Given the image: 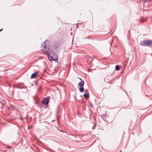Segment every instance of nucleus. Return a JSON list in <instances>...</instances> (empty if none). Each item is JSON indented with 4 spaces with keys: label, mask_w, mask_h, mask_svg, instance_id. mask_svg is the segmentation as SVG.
Wrapping results in <instances>:
<instances>
[{
    "label": "nucleus",
    "mask_w": 152,
    "mask_h": 152,
    "mask_svg": "<svg viewBox=\"0 0 152 152\" xmlns=\"http://www.w3.org/2000/svg\"><path fill=\"white\" fill-rule=\"evenodd\" d=\"M42 48H44L43 52L45 53H48L50 49V44L48 41L46 40L42 45Z\"/></svg>",
    "instance_id": "f257e3e1"
},
{
    "label": "nucleus",
    "mask_w": 152,
    "mask_h": 152,
    "mask_svg": "<svg viewBox=\"0 0 152 152\" xmlns=\"http://www.w3.org/2000/svg\"><path fill=\"white\" fill-rule=\"evenodd\" d=\"M48 57L50 61H57L58 59L57 55L53 51L50 52L48 55Z\"/></svg>",
    "instance_id": "f03ea898"
},
{
    "label": "nucleus",
    "mask_w": 152,
    "mask_h": 152,
    "mask_svg": "<svg viewBox=\"0 0 152 152\" xmlns=\"http://www.w3.org/2000/svg\"><path fill=\"white\" fill-rule=\"evenodd\" d=\"M152 44V41L150 40H146L143 41L141 43L142 46H149Z\"/></svg>",
    "instance_id": "7ed1b4c3"
},
{
    "label": "nucleus",
    "mask_w": 152,
    "mask_h": 152,
    "mask_svg": "<svg viewBox=\"0 0 152 152\" xmlns=\"http://www.w3.org/2000/svg\"><path fill=\"white\" fill-rule=\"evenodd\" d=\"M49 96L45 98L42 101V103L45 105L48 104L49 101Z\"/></svg>",
    "instance_id": "20e7f679"
},
{
    "label": "nucleus",
    "mask_w": 152,
    "mask_h": 152,
    "mask_svg": "<svg viewBox=\"0 0 152 152\" xmlns=\"http://www.w3.org/2000/svg\"><path fill=\"white\" fill-rule=\"evenodd\" d=\"M37 76V73L35 72L32 74L31 77L33 78H35Z\"/></svg>",
    "instance_id": "39448f33"
},
{
    "label": "nucleus",
    "mask_w": 152,
    "mask_h": 152,
    "mask_svg": "<svg viewBox=\"0 0 152 152\" xmlns=\"http://www.w3.org/2000/svg\"><path fill=\"white\" fill-rule=\"evenodd\" d=\"M84 82L83 81H81L78 84V86L80 87H82L84 85Z\"/></svg>",
    "instance_id": "423d86ee"
},
{
    "label": "nucleus",
    "mask_w": 152,
    "mask_h": 152,
    "mask_svg": "<svg viewBox=\"0 0 152 152\" xmlns=\"http://www.w3.org/2000/svg\"><path fill=\"white\" fill-rule=\"evenodd\" d=\"M83 96L86 98H88L89 97V95L88 94H85L83 95Z\"/></svg>",
    "instance_id": "0eeeda50"
},
{
    "label": "nucleus",
    "mask_w": 152,
    "mask_h": 152,
    "mask_svg": "<svg viewBox=\"0 0 152 152\" xmlns=\"http://www.w3.org/2000/svg\"><path fill=\"white\" fill-rule=\"evenodd\" d=\"M79 91L81 92H83L84 91L83 88L82 87H80V88L79 89Z\"/></svg>",
    "instance_id": "6e6552de"
},
{
    "label": "nucleus",
    "mask_w": 152,
    "mask_h": 152,
    "mask_svg": "<svg viewBox=\"0 0 152 152\" xmlns=\"http://www.w3.org/2000/svg\"><path fill=\"white\" fill-rule=\"evenodd\" d=\"M115 68L117 70H118L120 69V67L118 65H117L115 66Z\"/></svg>",
    "instance_id": "1a4fd4ad"
},
{
    "label": "nucleus",
    "mask_w": 152,
    "mask_h": 152,
    "mask_svg": "<svg viewBox=\"0 0 152 152\" xmlns=\"http://www.w3.org/2000/svg\"><path fill=\"white\" fill-rule=\"evenodd\" d=\"M37 91L39 92H41V89L40 87H38Z\"/></svg>",
    "instance_id": "9d476101"
},
{
    "label": "nucleus",
    "mask_w": 152,
    "mask_h": 152,
    "mask_svg": "<svg viewBox=\"0 0 152 152\" xmlns=\"http://www.w3.org/2000/svg\"><path fill=\"white\" fill-rule=\"evenodd\" d=\"M77 78H78V79H79L80 80H81V79H80V78L78 77Z\"/></svg>",
    "instance_id": "9b49d317"
},
{
    "label": "nucleus",
    "mask_w": 152,
    "mask_h": 152,
    "mask_svg": "<svg viewBox=\"0 0 152 152\" xmlns=\"http://www.w3.org/2000/svg\"><path fill=\"white\" fill-rule=\"evenodd\" d=\"M3 30V29L2 28H1V29H0V32L1 31H2V30Z\"/></svg>",
    "instance_id": "f8f14e48"
},
{
    "label": "nucleus",
    "mask_w": 152,
    "mask_h": 152,
    "mask_svg": "<svg viewBox=\"0 0 152 152\" xmlns=\"http://www.w3.org/2000/svg\"><path fill=\"white\" fill-rule=\"evenodd\" d=\"M71 34H72V32H71Z\"/></svg>",
    "instance_id": "ddd939ff"
},
{
    "label": "nucleus",
    "mask_w": 152,
    "mask_h": 152,
    "mask_svg": "<svg viewBox=\"0 0 152 152\" xmlns=\"http://www.w3.org/2000/svg\"><path fill=\"white\" fill-rule=\"evenodd\" d=\"M120 152H121V151H120Z\"/></svg>",
    "instance_id": "4468645a"
}]
</instances>
